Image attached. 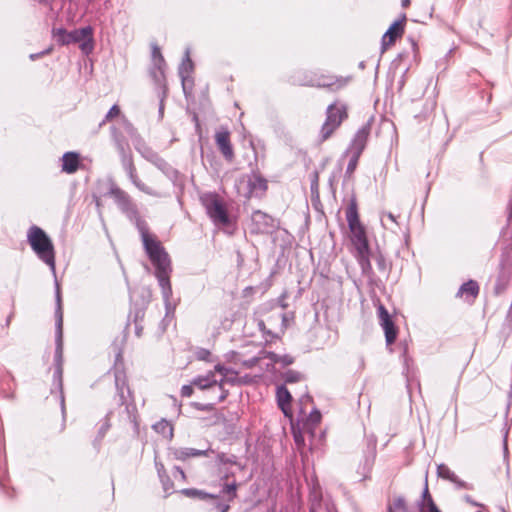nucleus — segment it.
Here are the masks:
<instances>
[{"label":"nucleus","mask_w":512,"mask_h":512,"mask_svg":"<svg viewBox=\"0 0 512 512\" xmlns=\"http://www.w3.org/2000/svg\"><path fill=\"white\" fill-rule=\"evenodd\" d=\"M142 241L146 253L148 254L152 264L155 266V276L161 288L166 316L173 313L175 304L172 303V287L170 283L171 263L168 254L164 248L152 235L146 231H142Z\"/></svg>","instance_id":"1"},{"label":"nucleus","mask_w":512,"mask_h":512,"mask_svg":"<svg viewBox=\"0 0 512 512\" xmlns=\"http://www.w3.org/2000/svg\"><path fill=\"white\" fill-rule=\"evenodd\" d=\"M346 220L351 232V241L355 247V257L360 265L362 273L370 275L372 266L370 262V250L364 226L358 215L357 203L352 199L346 208Z\"/></svg>","instance_id":"2"},{"label":"nucleus","mask_w":512,"mask_h":512,"mask_svg":"<svg viewBox=\"0 0 512 512\" xmlns=\"http://www.w3.org/2000/svg\"><path fill=\"white\" fill-rule=\"evenodd\" d=\"M28 242L36 255L46 263L56 277L54 247L47 234L39 227L32 226L27 234ZM58 284L55 278V284Z\"/></svg>","instance_id":"3"},{"label":"nucleus","mask_w":512,"mask_h":512,"mask_svg":"<svg viewBox=\"0 0 512 512\" xmlns=\"http://www.w3.org/2000/svg\"><path fill=\"white\" fill-rule=\"evenodd\" d=\"M200 202L213 224L217 227H228L231 223L224 200L216 193H204Z\"/></svg>","instance_id":"4"},{"label":"nucleus","mask_w":512,"mask_h":512,"mask_svg":"<svg viewBox=\"0 0 512 512\" xmlns=\"http://www.w3.org/2000/svg\"><path fill=\"white\" fill-rule=\"evenodd\" d=\"M54 35L62 44L80 43V49L89 54L93 50V29L91 26H86L73 31H66L59 28L54 30Z\"/></svg>","instance_id":"5"},{"label":"nucleus","mask_w":512,"mask_h":512,"mask_svg":"<svg viewBox=\"0 0 512 512\" xmlns=\"http://www.w3.org/2000/svg\"><path fill=\"white\" fill-rule=\"evenodd\" d=\"M56 303L57 309L56 315V349H55V371L54 380L57 381L59 388H62V357H63V346H62V325H63V312L61 307V293L60 287L56 283Z\"/></svg>","instance_id":"6"},{"label":"nucleus","mask_w":512,"mask_h":512,"mask_svg":"<svg viewBox=\"0 0 512 512\" xmlns=\"http://www.w3.org/2000/svg\"><path fill=\"white\" fill-rule=\"evenodd\" d=\"M165 66L166 63L161 54L160 49L157 46H154L152 50V68L150 69V75L155 81V83H157L162 89V98L159 107L160 115L163 114V99L166 95Z\"/></svg>","instance_id":"7"},{"label":"nucleus","mask_w":512,"mask_h":512,"mask_svg":"<svg viewBox=\"0 0 512 512\" xmlns=\"http://www.w3.org/2000/svg\"><path fill=\"white\" fill-rule=\"evenodd\" d=\"M327 117L321 128V136L325 140L340 126L347 117L346 107L342 104H331L326 111Z\"/></svg>","instance_id":"8"},{"label":"nucleus","mask_w":512,"mask_h":512,"mask_svg":"<svg viewBox=\"0 0 512 512\" xmlns=\"http://www.w3.org/2000/svg\"><path fill=\"white\" fill-rule=\"evenodd\" d=\"M236 490L235 482L226 484L220 495L206 494L204 500H207L216 512H227L230 508V502L236 497Z\"/></svg>","instance_id":"9"},{"label":"nucleus","mask_w":512,"mask_h":512,"mask_svg":"<svg viewBox=\"0 0 512 512\" xmlns=\"http://www.w3.org/2000/svg\"><path fill=\"white\" fill-rule=\"evenodd\" d=\"M214 368L217 377V385L222 391L219 400L223 401L228 395V391L225 390V386L235 385L238 383V373L235 370L221 364L215 365Z\"/></svg>","instance_id":"10"},{"label":"nucleus","mask_w":512,"mask_h":512,"mask_svg":"<svg viewBox=\"0 0 512 512\" xmlns=\"http://www.w3.org/2000/svg\"><path fill=\"white\" fill-rule=\"evenodd\" d=\"M137 151L145 158L147 161L152 163L155 167H157L161 172H163L169 178L175 176L176 171L163 159L158 153L152 150L150 147L146 145H139L136 147Z\"/></svg>","instance_id":"11"},{"label":"nucleus","mask_w":512,"mask_h":512,"mask_svg":"<svg viewBox=\"0 0 512 512\" xmlns=\"http://www.w3.org/2000/svg\"><path fill=\"white\" fill-rule=\"evenodd\" d=\"M123 167H124V170H125L128 178L130 179V181L133 183V185L138 190H140L141 192H143L147 195L154 196V197H163L164 196L161 192H158V191L150 188L149 186H147L144 182H142L140 180L131 157L123 158Z\"/></svg>","instance_id":"12"},{"label":"nucleus","mask_w":512,"mask_h":512,"mask_svg":"<svg viewBox=\"0 0 512 512\" xmlns=\"http://www.w3.org/2000/svg\"><path fill=\"white\" fill-rule=\"evenodd\" d=\"M406 22V15L402 14L401 19L393 22L388 30L382 37L381 51L382 53L391 45H393L397 38L401 37L404 32V25Z\"/></svg>","instance_id":"13"},{"label":"nucleus","mask_w":512,"mask_h":512,"mask_svg":"<svg viewBox=\"0 0 512 512\" xmlns=\"http://www.w3.org/2000/svg\"><path fill=\"white\" fill-rule=\"evenodd\" d=\"M379 323L385 333L386 343L391 345L397 337V329L387 311V309L380 304L377 309Z\"/></svg>","instance_id":"14"},{"label":"nucleus","mask_w":512,"mask_h":512,"mask_svg":"<svg viewBox=\"0 0 512 512\" xmlns=\"http://www.w3.org/2000/svg\"><path fill=\"white\" fill-rule=\"evenodd\" d=\"M193 71V62L190 58V51L189 49H186L185 56L179 66L178 73L181 78L182 87L184 94L187 95L190 93L192 86H193V80L191 78V73Z\"/></svg>","instance_id":"15"},{"label":"nucleus","mask_w":512,"mask_h":512,"mask_svg":"<svg viewBox=\"0 0 512 512\" xmlns=\"http://www.w3.org/2000/svg\"><path fill=\"white\" fill-rule=\"evenodd\" d=\"M371 131V122L368 121L363 126H361L358 131L356 132L350 147L348 149V152H356V153H362L365 146L367 139L370 135Z\"/></svg>","instance_id":"16"},{"label":"nucleus","mask_w":512,"mask_h":512,"mask_svg":"<svg viewBox=\"0 0 512 512\" xmlns=\"http://www.w3.org/2000/svg\"><path fill=\"white\" fill-rule=\"evenodd\" d=\"M215 142L224 156L228 161H232L234 158L233 148L230 142V133L226 129H222L216 132Z\"/></svg>","instance_id":"17"},{"label":"nucleus","mask_w":512,"mask_h":512,"mask_svg":"<svg viewBox=\"0 0 512 512\" xmlns=\"http://www.w3.org/2000/svg\"><path fill=\"white\" fill-rule=\"evenodd\" d=\"M257 233H267L273 227V219L262 211H254L251 216Z\"/></svg>","instance_id":"18"},{"label":"nucleus","mask_w":512,"mask_h":512,"mask_svg":"<svg viewBox=\"0 0 512 512\" xmlns=\"http://www.w3.org/2000/svg\"><path fill=\"white\" fill-rule=\"evenodd\" d=\"M62 171L67 174L75 173L80 165V156L76 152H66L62 158Z\"/></svg>","instance_id":"19"},{"label":"nucleus","mask_w":512,"mask_h":512,"mask_svg":"<svg viewBox=\"0 0 512 512\" xmlns=\"http://www.w3.org/2000/svg\"><path fill=\"white\" fill-rule=\"evenodd\" d=\"M170 453L175 459L185 461L190 457L207 456L209 450H199L185 447L172 449Z\"/></svg>","instance_id":"20"},{"label":"nucleus","mask_w":512,"mask_h":512,"mask_svg":"<svg viewBox=\"0 0 512 512\" xmlns=\"http://www.w3.org/2000/svg\"><path fill=\"white\" fill-rule=\"evenodd\" d=\"M437 475L440 478L454 483L458 488H465L466 483L458 478V476L445 464H440L437 467Z\"/></svg>","instance_id":"21"},{"label":"nucleus","mask_w":512,"mask_h":512,"mask_svg":"<svg viewBox=\"0 0 512 512\" xmlns=\"http://www.w3.org/2000/svg\"><path fill=\"white\" fill-rule=\"evenodd\" d=\"M192 385L198 387L201 390H205L214 385H217L215 369L213 371H209L206 375L195 377L192 380Z\"/></svg>","instance_id":"22"},{"label":"nucleus","mask_w":512,"mask_h":512,"mask_svg":"<svg viewBox=\"0 0 512 512\" xmlns=\"http://www.w3.org/2000/svg\"><path fill=\"white\" fill-rule=\"evenodd\" d=\"M277 402L285 415H288L292 396L285 386H279L276 392Z\"/></svg>","instance_id":"23"},{"label":"nucleus","mask_w":512,"mask_h":512,"mask_svg":"<svg viewBox=\"0 0 512 512\" xmlns=\"http://www.w3.org/2000/svg\"><path fill=\"white\" fill-rule=\"evenodd\" d=\"M479 293V285L474 280H469L461 285L457 296L466 297L467 299H474Z\"/></svg>","instance_id":"24"},{"label":"nucleus","mask_w":512,"mask_h":512,"mask_svg":"<svg viewBox=\"0 0 512 512\" xmlns=\"http://www.w3.org/2000/svg\"><path fill=\"white\" fill-rule=\"evenodd\" d=\"M249 193L250 194H259L263 193L267 189V182L265 179L258 175H252L248 180Z\"/></svg>","instance_id":"25"},{"label":"nucleus","mask_w":512,"mask_h":512,"mask_svg":"<svg viewBox=\"0 0 512 512\" xmlns=\"http://www.w3.org/2000/svg\"><path fill=\"white\" fill-rule=\"evenodd\" d=\"M387 512H409L405 498L403 496H396L389 500Z\"/></svg>","instance_id":"26"},{"label":"nucleus","mask_w":512,"mask_h":512,"mask_svg":"<svg viewBox=\"0 0 512 512\" xmlns=\"http://www.w3.org/2000/svg\"><path fill=\"white\" fill-rule=\"evenodd\" d=\"M110 194L113 196L115 201L122 207L126 208L130 205V197L129 195L118 187H113L110 190Z\"/></svg>","instance_id":"27"},{"label":"nucleus","mask_w":512,"mask_h":512,"mask_svg":"<svg viewBox=\"0 0 512 512\" xmlns=\"http://www.w3.org/2000/svg\"><path fill=\"white\" fill-rule=\"evenodd\" d=\"M115 385L120 396L121 403L124 404L126 402L124 396L125 379L122 372L115 373Z\"/></svg>","instance_id":"28"},{"label":"nucleus","mask_w":512,"mask_h":512,"mask_svg":"<svg viewBox=\"0 0 512 512\" xmlns=\"http://www.w3.org/2000/svg\"><path fill=\"white\" fill-rule=\"evenodd\" d=\"M381 224L385 229L393 230V226H397L396 217L391 213H383L381 215Z\"/></svg>","instance_id":"29"},{"label":"nucleus","mask_w":512,"mask_h":512,"mask_svg":"<svg viewBox=\"0 0 512 512\" xmlns=\"http://www.w3.org/2000/svg\"><path fill=\"white\" fill-rule=\"evenodd\" d=\"M154 429L157 432L162 433L165 436H172L173 429L170 423L166 420H162L154 425Z\"/></svg>","instance_id":"30"},{"label":"nucleus","mask_w":512,"mask_h":512,"mask_svg":"<svg viewBox=\"0 0 512 512\" xmlns=\"http://www.w3.org/2000/svg\"><path fill=\"white\" fill-rule=\"evenodd\" d=\"M351 154V158L349 160V163L347 165V169H346V173L347 174H352L354 172V170L356 169L357 167V164H358V160H359V157H360V153H356V152H349Z\"/></svg>","instance_id":"31"},{"label":"nucleus","mask_w":512,"mask_h":512,"mask_svg":"<svg viewBox=\"0 0 512 512\" xmlns=\"http://www.w3.org/2000/svg\"><path fill=\"white\" fill-rule=\"evenodd\" d=\"M321 421V413L318 410H313L307 419V425L310 427H315Z\"/></svg>","instance_id":"32"},{"label":"nucleus","mask_w":512,"mask_h":512,"mask_svg":"<svg viewBox=\"0 0 512 512\" xmlns=\"http://www.w3.org/2000/svg\"><path fill=\"white\" fill-rule=\"evenodd\" d=\"M507 286L508 279L504 277H499L494 287L495 294L500 295L506 290Z\"/></svg>","instance_id":"33"},{"label":"nucleus","mask_w":512,"mask_h":512,"mask_svg":"<svg viewBox=\"0 0 512 512\" xmlns=\"http://www.w3.org/2000/svg\"><path fill=\"white\" fill-rule=\"evenodd\" d=\"M301 374L296 372V371H292V370H289L287 372H285L284 374V380L286 383H295V382H298L300 381L301 379Z\"/></svg>","instance_id":"34"},{"label":"nucleus","mask_w":512,"mask_h":512,"mask_svg":"<svg viewBox=\"0 0 512 512\" xmlns=\"http://www.w3.org/2000/svg\"><path fill=\"white\" fill-rule=\"evenodd\" d=\"M182 493L188 497H199L201 499H204L205 495L207 494L196 489H184L182 490Z\"/></svg>","instance_id":"35"},{"label":"nucleus","mask_w":512,"mask_h":512,"mask_svg":"<svg viewBox=\"0 0 512 512\" xmlns=\"http://www.w3.org/2000/svg\"><path fill=\"white\" fill-rule=\"evenodd\" d=\"M375 260L380 271L386 272L388 270L386 259L382 254H377Z\"/></svg>","instance_id":"36"},{"label":"nucleus","mask_w":512,"mask_h":512,"mask_svg":"<svg viewBox=\"0 0 512 512\" xmlns=\"http://www.w3.org/2000/svg\"><path fill=\"white\" fill-rule=\"evenodd\" d=\"M120 114V109L117 105H113L110 110L108 111V113L106 114L105 116V120L104 121H110L112 120L114 117L118 116Z\"/></svg>","instance_id":"37"},{"label":"nucleus","mask_w":512,"mask_h":512,"mask_svg":"<svg viewBox=\"0 0 512 512\" xmlns=\"http://www.w3.org/2000/svg\"><path fill=\"white\" fill-rule=\"evenodd\" d=\"M164 491L166 493H169L170 489L172 488V482L170 481L169 477L164 475L162 478H160Z\"/></svg>","instance_id":"38"},{"label":"nucleus","mask_w":512,"mask_h":512,"mask_svg":"<svg viewBox=\"0 0 512 512\" xmlns=\"http://www.w3.org/2000/svg\"><path fill=\"white\" fill-rule=\"evenodd\" d=\"M262 358H268L273 363H279L280 355L273 352H264V356Z\"/></svg>","instance_id":"39"},{"label":"nucleus","mask_w":512,"mask_h":512,"mask_svg":"<svg viewBox=\"0 0 512 512\" xmlns=\"http://www.w3.org/2000/svg\"><path fill=\"white\" fill-rule=\"evenodd\" d=\"M193 385H184L182 388H181V395L183 397H190L192 394H193Z\"/></svg>","instance_id":"40"},{"label":"nucleus","mask_w":512,"mask_h":512,"mask_svg":"<svg viewBox=\"0 0 512 512\" xmlns=\"http://www.w3.org/2000/svg\"><path fill=\"white\" fill-rule=\"evenodd\" d=\"M283 366H288L293 363V358L289 355L280 356V361Z\"/></svg>","instance_id":"41"},{"label":"nucleus","mask_w":512,"mask_h":512,"mask_svg":"<svg viewBox=\"0 0 512 512\" xmlns=\"http://www.w3.org/2000/svg\"><path fill=\"white\" fill-rule=\"evenodd\" d=\"M155 465H156L159 477L162 478L165 475L164 465L162 463H158L157 461L155 462Z\"/></svg>","instance_id":"42"},{"label":"nucleus","mask_w":512,"mask_h":512,"mask_svg":"<svg viewBox=\"0 0 512 512\" xmlns=\"http://www.w3.org/2000/svg\"><path fill=\"white\" fill-rule=\"evenodd\" d=\"M276 318L278 320H281V325H282L283 328H285L286 327V321H287L286 315L283 314V313H277L276 314Z\"/></svg>","instance_id":"43"},{"label":"nucleus","mask_w":512,"mask_h":512,"mask_svg":"<svg viewBox=\"0 0 512 512\" xmlns=\"http://www.w3.org/2000/svg\"><path fill=\"white\" fill-rule=\"evenodd\" d=\"M311 189L312 190H317L318 189V174H317V172L314 173V178H313L312 183H311Z\"/></svg>","instance_id":"44"},{"label":"nucleus","mask_w":512,"mask_h":512,"mask_svg":"<svg viewBox=\"0 0 512 512\" xmlns=\"http://www.w3.org/2000/svg\"><path fill=\"white\" fill-rule=\"evenodd\" d=\"M294 439H295V442L298 446L302 445L304 443V439L303 437L301 436V434H294Z\"/></svg>","instance_id":"45"},{"label":"nucleus","mask_w":512,"mask_h":512,"mask_svg":"<svg viewBox=\"0 0 512 512\" xmlns=\"http://www.w3.org/2000/svg\"><path fill=\"white\" fill-rule=\"evenodd\" d=\"M175 471H176V473L179 474L181 479H185V473H184V471L180 467H175Z\"/></svg>","instance_id":"46"},{"label":"nucleus","mask_w":512,"mask_h":512,"mask_svg":"<svg viewBox=\"0 0 512 512\" xmlns=\"http://www.w3.org/2000/svg\"><path fill=\"white\" fill-rule=\"evenodd\" d=\"M465 500H466L468 503H470V504H472V505H474V506H479V504H478L477 502L473 501V500L471 499V497H470V496H465Z\"/></svg>","instance_id":"47"},{"label":"nucleus","mask_w":512,"mask_h":512,"mask_svg":"<svg viewBox=\"0 0 512 512\" xmlns=\"http://www.w3.org/2000/svg\"><path fill=\"white\" fill-rule=\"evenodd\" d=\"M311 400L310 396L306 395L301 399V402H309Z\"/></svg>","instance_id":"48"},{"label":"nucleus","mask_w":512,"mask_h":512,"mask_svg":"<svg viewBox=\"0 0 512 512\" xmlns=\"http://www.w3.org/2000/svg\"><path fill=\"white\" fill-rule=\"evenodd\" d=\"M259 327L262 331H265V323L263 321L259 322Z\"/></svg>","instance_id":"49"},{"label":"nucleus","mask_w":512,"mask_h":512,"mask_svg":"<svg viewBox=\"0 0 512 512\" xmlns=\"http://www.w3.org/2000/svg\"><path fill=\"white\" fill-rule=\"evenodd\" d=\"M410 1L409 0H403L402 1V6L403 7H407L409 5Z\"/></svg>","instance_id":"50"},{"label":"nucleus","mask_w":512,"mask_h":512,"mask_svg":"<svg viewBox=\"0 0 512 512\" xmlns=\"http://www.w3.org/2000/svg\"><path fill=\"white\" fill-rule=\"evenodd\" d=\"M39 55H40V54H31V55H30V59H31V60H35V59H37V58L39 57Z\"/></svg>","instance_id":"51"},{"label":"nucleus","mask_w":512,"mask_h":512,"mask_svg":"<svg viewBox=\"0 0 512 512\" xmlns=\"http://www.w3.org/2000/svg\"><path fill=\"white\" fill-rule=\"evenodd\" d=\"M118 149L121 151V152H124V147L121 143H118Z\"/></svg>","instance_id":"52"},{"label":"nucleus","mask_w":512,"mask_h":512,"mask_svg":"<svg viewBox=\"0 0 512 512\" xmlns=\"http://www.w3.org/2000/svg\"><path fill=\"white\" fill-rule=\"evenodd\" d=\"M366 462H367L368 467L370 468L372 466L373 460H367Z\"/></svg>","instance_id":"53"},{"label":"nucleus","mask_w":512,"mask_h":512,"mask_svg":"<svg viewBox=\"0 0 512 512\" xmlns=\"http://www.w3.org/2000/svg\"><path fill=\"white\" fill-rule=\"evenodd\" d=\"M61 405H62V411L64 412L65 407H64V399H63V398H62V400H61Z\"/></svg>","instance_id":"54"},{"label":"nucleus","mask_w":512,"mask_h":512,"mask_svg":"<svg viewBox=\"0 0 512 512\" xmlns=\"http://www.w3.org/2000/svg\"><path fill=\"white\" fill-rule=\"evenodd\" d=\"M509 216L511 217L512 216V199H511V210H510V214Z\"/></svg>","instance_id":"55"},{"label":"nucleus","mask_w":512,"mask_h":512,"mask_svg":"<svg viewBox=\"0 0 512 512\" xmlns=\"http://www.w3.org/2000/svg\"><path fill=\"white\" fill-rule=\"evenodd\" d=\"M46 1H47V0H39V2H43V3H44V2H46Z\"/></svg>","instance_id":"56"},{"label":"nucleus","mask_w":512,"mask_h":512,"mask_svg":"<svg viewBox=\"0 0 512 512\" xmlns=\"http://www.w3.org/2000/svg\"><path fill=\"white\" fill-rule=\"evenodd\" d=\"M310 512H315V511L313 509H311Z\"/></svg>","instance_id":"57"},{"label":"nucleus","mask_w":512,"mask_h":512,"mask_svg":"<svg viewBox=\"0 0 512 512\" xmlns=\"http://www.w3.org/2000/svg\"><path fill=\"white\" fill-rule=\"evenodd\" d=\"M502 512H506V511L503 509Z\"/></svg>","instance_id":"58"}]
</instances>
